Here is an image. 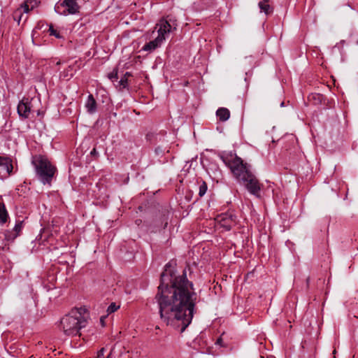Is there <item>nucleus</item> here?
<instances>
[{"instance_id":"f257e3e1","label":"nucleus","mask_w":358,"mask_h":358,"mask_svg":"<svg viewBox=\"0 0 358 358\" xmlns=\"http://www.w3.org/2000/svg\"><path fill=\"white\" fill-rule=\"evenodd\" d=\"M155 299L164 322L183 332L192 321L197 300V294L192 282L187 278L185 270L181 275H176L171 264H166L161 274Z\"/></svg>"},{"instance_id":"f03ea898","label":"nucleus","mask_w":358,"mask_h":358,"mask_svg":"<svg viewBox=\"0 0 358 358\" xmlns=\"http://www.w3.org/2000/svg\"><path fill=\"white\" fill-rule=\"evenodd\" d=\"M220 159L228 166L238 182L257 198H260L262 185L252 172L251 166L231 152L220 155Z\"/></svg>"},{"instance_id":"7ed1b4c3","label":"nucleus","mask_w":358,"mask_h":358,"mask_svg":"<svg viewBox=\"0 0 358 358\" xmlns=\"http://www.w3.org/2000/svg\"><path fill=\"white\" fill-rule=\"evenodd\" d=\"M87 317L85 308H80L71 310L60 321L64 333L67 336H72L78 335L79 331L85 327L87 324Z\"/></svg>"},{"instance_id":"20e7f679","label":"nucleus","mask_w":358,"mask_h":358,"mask_svg":"<svg viewBox=\"0 0 358 358\" xmlns=\"http://www.w3.org/2000/svg\"><path fill=\"white\" fill-rule=\"evenodd\" d=\"M32 164L34 166L38 180L44 185L50 186L56 172V168L42 155L33 157Z\"/></svg>"},{"instance_id":"39448f33","label":"nucleus","mask_w":358,"mask_h":358,"mask_svg":"<svg viewBox=\"0 0 358 358\" xmlns=\"http://www.w3.org/2000/svg\"><path fill=\"white\" fill-rule=\"evenodd\" d=\"M156 26L159 27L157 31L158 36L165 41L168 34L173 30L176 29V20L175 17L169 15L166 17L162 18Z\"/></svg>"},{"instance_id":"423d86ee","label":"nucleus","mask_w":358,"mask_h":358,"mask_svg":"<svg viewBox=\"0 0 358 358\" xmlns=\"http://www.w3.org/2000/svg\"><path fill=\"white\" fill-rule=\"evenodd\" d=\"M80 6L77 0H60L55 6L56 13L60 15H74L79 13Z\"/></svg>"},{"instance_id":"0eeeda50","label":"nucleus","mask_w":358,"mask_h":358,"mask_svg":"<svg viewBox=\"0 0 358 358\" xmlns=\"http://www.w3.org/2000/svg\"><path fill=\"white\" fill-rule=\"evenodd\" d=\"M217 223L224 231H230L237 224L236 216L231 213H222L217 216Z\"/></svg>"},{"instance_id":"6e6552de","label":"nucleus","mask_w":358,"mask_h":358,"mask_svg":"<svg viewBox=\"0 0 358 358\" xmlns=\"http://www.w3.org/2000/svg\"><path fill=\"white\" fill-rule=\"evenodd\" d=\"M23 223V220H17L13 229L5 231V239L8 241H13L20 235L24 227Z\"/></svg>"},{"instance_id":"1a4fd4ad","label":"nucleus","mask_w":358,"mask_h":358,"mask_svg":"<svg viewBox=\"0 0 358 358\" xmlns=\"http://www.w3.org/2000/svg\"><path fill=\"white\" fill-rule=\"evenodd\" d=\"M17 113L20 117L25 119L28 118L31 112V108L28 101V99H22L20 101L17 105Z\"/></svg>"},{"instance_id":"9d476101","label":"nucleus","mask_w":358,"mask_h":358,"mask_svg":"<svg viewBox=\"0 0 358 358\" xmlns=\"http://www.w3.org/2000/svg\"><path fill=\"white\" fill-rule=\"evenodd\" d=\"M13 170L11 160L7 157L0 156V173L3 176L9 175Z\"/></svg>"},{"instance_id":"9b49d317","label":"nucleus","mask_w":358,"mask_h":358,"mask_svg":"<svg viewBox=\"0 0 358 358\" xmlns=\"http://www.w3.org/2000/svg\"><path fill=\"white\" fill-rule=\"evenodd\" d=\"M85 107L90 115L94 114L97 111V103L92 94L88 95Z\"/></svg>"},{"instance_id":"f8f14e48","label":"nucleus","mask_w":358,"mask_h":358,"mask_svg":"<svg viewBox=\"0 0 358 358\" xmlns=\"http://www.w3.org/2000/svg\"><path fill=\"white\" fill-rule=\"evenodd\" d=\"M164 40L161 38V37H157L147 43H145L143 48L142 50L147 51V52H152L157 49V48L160 47L162 43H163Z\"/></svg>"},{"instance_id":"ddd939ff","label":"nucleus","mask_w":358,"mask_h":358,"mask_svg":"<svg viewBox=\"0 0 358 358\" xmlns=\"http://www.w3.org/2000/svg\"><path fill=\"white\" fill-rule=\"evenodd\" d=\"M258 6L261 12L264 13L266 15L273 13V8L269 4V0H262L259 2Z\"/></svg>"},{"instance_id":"4468645a","label":"nucleus","mask_w":358,"mask_h":358,"mask_svg":"<svg viewBox=\"0 0 358 358\" xmlns=\"http://www.w3.org/2000/svg\"><path fill=\"white\" fill-rule=\"evenodd\" d=\"M8 218L9 215L5 204L0 202V224L3 225L6 223Z\"/></svg>"},{"instance_id":"2eb2a0df","label":"nucleus","mask_w":358,"mask_h":358,"mask_svg":"<svg viewBox=\"0 0 358 358\" xmlns=\"http://www.w3.org/2000/svg\"><path fill=\"white\" fill-rule=\"evenodd\" d=\"M216 115L220 121L225 122L229 118L230 112L226 108H220L216 111Z\"/></svg>"},{"instance_id":"dca6fc26","label":"nucleus","mask_w":358,"mask_h":358,"mask_svg":"<svg viewBox=\"0 0 358 358\" xmlns=\"http://www.w3.org/2000/svg\"><path fill=\"white\" fill-rule=\"evenodd\" d=\"M115 85L120 90L128 88V79L126 77H122L120 80H117Z\"/></svg>"},{"instance_id":"f3484780","label":"nucleus","mask_w":358,"mask_h":358,"mask_svg":"<svg viewBox=\"0 0 358 358\" xmlns=\"http://www.w3.org/2000/svg\"><path fill=\"white\" fill-rule=\"evenodd\" d=\"M208 189L207 184L205 181L201 180V183L199 184V195L200 197H202L205 195Z\"/></svg>"},{"instance_id":"a211bd4d","label":"nucleus","mask_w":358,"mask_h":358,"mask_svg":"<svg viewBox=\"0 0 358 358\" xmlns=\"http://www.w3.org/2000/svg\"><path fill=\"white\" fill-rule=\"evenodd\" d=\"M108 77L115 85V83L118 80L117 70L115 69L111 73H108Z\"/></svg>"},{"instance_id":"6ab92c4d","label":"nucleus","mask_w":358,"mask_h":358,"mask_svg":"<svg viewBox=\"0 0 358 358\" xmlns=\"http://www.w3.org/2000/svg\"><path fill=\"white\" fill-rule=\"evenodd\" d=\"M120 308V306H117L115 303H111L107 308L108 315L111 314Z\"/></svg>"},{"instance_id":"aec40b11","label":"nucleus","mask_w":358,"mask_h":358,"mask_svg":"<svg viewBox=\"0 0 358 358\" xmlns=\"http://www.w3.org/2000/svg\"><path fill=\"white\" fill-rule=\"evenodd\" d=\"M49 32L51 36H55L57 38H62V36L60 35L59 32H58L56 29L53 28L52 25H50L49 27Z\"/></svg>"},{"instance_id":"412c9836","label":"nucleus","mask_w":358,"mask_h":358,"mask_svg":"<svg viewBox=\"0 0 358 358\" xmlns=\"http://www.w3.org/2000/svg\"><path fill=\"white\" fill-rule=\"evenodd\" d=\"M31 6V9H33L34 7L37 6L40 3L38 0H27L26 1Z\"/></svg>"},{"instance_id":"4be33fe9","label":"nucleus","mask_w":358,"mask_h":358,"mask_svg":"<svg viewBox=\"0 0 358 358\" xmlns=\"http://www.w3.org/2000/svg\"><path fill=\"white\" fill-rule=\"evenodd\" d=\"M21 17H22V13L20 10H17L15 12L13 17H14L15 20L17 21L18 24L20 22Z\"/></svg>"},{"instance_id":"5701e85b","label":"nucleus","mask_w":358,"mask_h":358,"mask_svg":"<svg viewBox=\"0 0 358 358\" xmlns=\"http://www.w3.org/2000/svg\"><path fill=\"white\" fill-rule=\"evenodd\" d=\"M155 152L157 156H162L164 152V150L162 149V147L159 146L155 148Z\"/></svg>"},{"instance_id":"b1692460","label":"nucleus","mask_w":358,"mask_h":358,"mask_svg":"<svg viewBox=\"0 0 358 358\" xmlns=\"http://www.w3.org/2000/svg\"><path fill=\"white\" fill-rule=\"evenodd\" d=\"M22 7L24 9V13H28L30 10H31V8H29V7H31L30 5L27 1L24 3Z\"/></svg>"},{"instance_id":"393cba45","label":"nucleus","mask_w":358,"mask_h":358,"mask_svg":"<svg viewBox=\"0 0 358 358\" xmlns=\"http://www.w3.org/2000/svg\"><path fill=\"white\" fill-rule=\"evenodd\" d=\"M104 352H105V348H102L100 350H99V352L97 353L96 358H103V355H104Z\"/></svg>"},{"instance_id":"a878e982","label":"nucleus","mask_w":358,"mask_h":358,"mask_svg":"<svg viewBox=\"0 0 358 358\" xmlns=\"http://www.w3.org/2000/svg\"><path fill=\"white\" fill-rule=\"evenodd\" d=\"M90 155L93 157H97L99 155V152H97L96 148H93L90 152Z\"/></svg>"},{"instance_id":"bb28decb","label":"nucleus","mask_w":358,"mask_h":358,"mask_svg":"<svg viewBox=\"0 0 358 358\" xmlns=\"http://www.w3.org/2000/svg\"><path fill=\"white\" fill-rule=\"evenodd\" d=\"M163 222H164V225L162 227L163 229H165L168 224V221H167V218L164 217L163 219Z\"/></svg>"},{"instance_id":"cd10ccee","label":"nucleus","mask_w":358,"mask_h":358,"mask_svg":"<svg viewBox=\"0 0 358 358\" xmlns=\"http://www.w3.org/2000/svg\"><path fill=\"white\" fill-rule=\"evenodd\" d=\"M106 318V316H101L100 317V322H101L102 326H104V320H105Z\"/></svg>"},{"instance_id":"c85d7f7f","label":"nucleus","mask_w":358,"mask_h":358,"mask_svg":"<svg viewBox=\"0 0 358 358\" xmlns=\"http://www.w3.org/2000/svg\"><path fill=\"white\" fill-rule=\"evenodd\" d=\"M222 339L221 338H217L215 343L217 345H222Z\"/></svg>"},{"instance_id":"c756f323","label":"nucleus","mask_w":358,"mask_h":358,"mask_svg":"<svg viewBox=\"0 0 358 358\" xmlns=\"http://www.w3.org/2000/svg\"><path fill=\"white\" fill-rule=\"evenodd\" d=\"M131 73L130 72H126L123 77H126L128 79V77L131 76Z\"/></svg>"},{"instance_id":"7c9ffc66","label":"nucleus","mask_w":358,"mask_h":358,"mask_svg":"<svg viewBox=\"0 0 358 358\" xmlns=\"http://www.w3.org/2000/svg\"><path fill=\"white\" fill-rule=\"evenodd\" d=\"M284 104H285V103H284L283 101H282V102H281V103H280V106H281V107L284 106Z\"/></svg>"},{"instance_id":"2f4dec72","label":"nucleus","mask_w":358,"mask_h":358,"mask_svg":"<svg viewBox=\"0 0 358 358\" xmlns=\"http://www.w3.org/2000/svg\"><path fill=\"white\" fill-rule=\"evenodd\" d=\"M110 355H111V354L110 353V354L107 356V357H106V358H110Z\"/></svg>"},{"instance_id":"473e14b6","label":"nucleus","mask_w":358,"mask_h":358,"mask_svg":"<svg viewBox=\"0 0 358 358\" xmlns=\"http://www.w3.org/2000/svg\"><path fill=\"white\" fill-rule=\"evenodd\" d=\"M309 282V278H307V284H308Z\"/></svg>"},{"instance_id":"72a5a7b5","label":"nucleus","mask_w":358,"mask_h":358,"mask_svg":"<svg viewBox=\"0 0 358 358\" xmlns=\"http://www.w3.org/2000/svg\"><path fill=\"white\" fill-rule=\"evenodd\" d=\"M261 358H264V357H262Z\"/></svg>"}]
</instances>
